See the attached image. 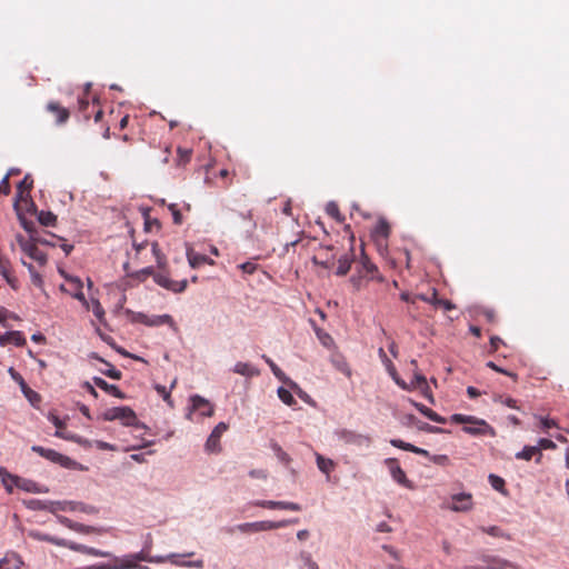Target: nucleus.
Returning <instances> with one entry per match:
<instances>
[{"mask_svg": "<svg viewBox=\"0 0 569 569\" xmlns=\"http://www.w3.org/2000/svg\"><path fill=\"white\" fill-rule=\"evenodd\" d=\"M21 250L31 259L36 260L40 266H44L48 261L47 254L38 248V244L29 239L18 238Z\"/></svg>", "mask_w": 569, "mask_h": 569, "instance_id": "nucleus-4", "label": "nucleus"}, {"mask_svg": "<svg viewBox=\"0 0 569 569\" xmlns=\"http://www.w3.org/2000/svg\"><path fill=\"white\" fill-rule=\"evenodd\" d=\"M234 373L241 375L247 378L257 377L260 375V371L254 368L252 365L248 362H237L232 369Z\"/></svg>", "mask_w": 569, "mask_h": 569, "instance_id": "nucleus-30", "label": "nucleus"}, {"mask_svg": "<svg viewBox=\"0 0 569 569\" xmlns=\"http://www.w3.org/2000/svg\"><path fill=\"white\" fill-rule=\"evenodd\" d=\"M353 260H355V254L352 252V249H350L349 253H345L339 258L336 274L337 276H346L349 272Z\"/></svg>", "mask_w": 569, "mask_h": 569, "instance_id": "nucleus-26", "label": "nucleus"}, {"mask_svg": "<svg viewBox=\"0 0 569 569\" xmlns=\"http://www.w3.org/2000/svg\"><path fill=\"white\" fill-rule=\"evenodd\" d=\"M254 506L267 508V509H283L291 511H300L301 506L290 501H273V500H259L254 502Z\"/></svg>", "mask_w": 569, "mask_h": 569, "instance_id": "nucleus-14", "label": "nucleus"}, {"mask_svg": "<svg viewBox=\"0 0 569 569\" xmlns=\"http://www.w3.org/2000/svg\"><path fill=\"white\" fill-rule=\"evenodd\" d=\"M262 359L266 361V363L270 367L272 373L282 382L288 383L292 389H299L297 383L291 381L284 372L273 362L271 358H269L266 355H262Z\"/></svg>", "mask_w": 569, "mask_h": 569, "instance_id": "nucleus-22", "label": "nucleus"}, {"mask_svg": "<svg viewBox=\"0 0 569 569\" xmlns=\"http://www.w3.org/2000/svg\"><path fill=\"white\" fill-rule=\"evenodd\" d=\"M39 222L44 227H53L57 222V216L51 211H40L38 214Z\"/></svg>", "mask_w": 569, "mask_h": 569, "instance_id": "nucleus-34", "label": "nucleus"}, {"mask_svg": "<svg viewBox=\"0 0 569 569\" xmlns=\"http://www.w3.org/2000/svg\"><path fill=\"white\" fill-rule=\"evenodd\" d=\"M300 559L302 561L301 569H319L318 565L312 560V557L309 552H301Z\"/></svg>", "mask_w": 569, "mask_h": 569, "instance_id": "nucleus-45", "label": "nucleus"}, {"mask_svg": "<svg viewBox=\"0 0 569 569\" xmlns=\"http://www.w3.org/2000/svg\"><path fill=\"white\" fill-rule=\"evenodd\" d=\"M272 449L280 461H282L284 463L290 462L289 455L286 451H283L282 448L278 443H272Z\"/></svg>", "mask_w": 569, "mask_h": 569, "instance_id": "nucleus-50", "label": "nucleus"}, {"mask_svg": "<svg viewBox=\"0 0 569 569\" xmlns=\"http://www.w3.org/2000/svg\"><path fill=\"white\" fill-rule=\"evenodd\" d=\"M386 463L389 466L390 473L395 481H397L399 485H401L406 488H412L411 482L408 480L405 471L399 466L397 459L389 458L386 460Z\"/></svg>", "mask_w": 569, "mask_h": 569, "instance_id": "nucleus-12", "label": "nucleus"}, {"mask_svg": "<svg viewBox=\"0 0 569 569\" xmlns=\"http://www.w3.org/2000/svg\"><path fill=\"white\" fill-rule=\"evenodd\" d=\"M92 312L99 320H102L104 310L98 300L92 301Z\"/></svg>", "mask_w": 569, "mask_h": 569, "instance_id": "nucleus-54", "label": "nucleus"}, {"mask_svg": "<svg viewBox=\"0 0 569 569\" xmlns=\"http://www.w3.org/2000/svg\"><path fill=\"white\" fill-rule=\"evenodd\" d=\"M326 212L328 216H330L332 219H335L337 222H343L345 216L340 212L339 206L335 201H330L326 206Z\"/></svg>", "mask_w": 569, "mask_h": 569, "instance_id": "nucleus-33", "label": "nucleus"}, {"mask_svg": "<svg viewBox=\"0 0 569 569\" xmlns=\"http://www.w3.org/2000/svg\"><path fill=\"white\" fill-rule=\"evenodd\" d=\"M357 273L358 274H355L350 278V281H351L352 286L355 287V289L359 290L362 287L363 280L366 279V277H363L361 270H358Z\"/></svg>", "mask_w": 569, "mask_h": 569, "instance_id": "nucleus-52", "label": "nucleus"}, {"mask_svg": "<svg viewBox=\"0 0 569 569\" xmlns=\"http://www.w3.org/2000/svg\"><path fill=\"white\" fill-rule=\"evenodd\" d=\"M540 427L541 429H543L545 431L553 428V427H558L557 422L553 420V419H549V418H541L540 419Z\"/></svg>", "mask_w": 569, "mask_h": 569, "instance_id": "nucleus-56", "label": "nucleus"}, {"mask_svg": "<svg viewBox=\"0 0 569 569\" xmlns=\"http://www.w3.org/2000/svg\"><path fill=\"white\" fill-rule=\"evenodd\" d=\"M48 419L57 428V431L54 432V436L61 439L70 440L71 437L67 435L62 429L66 427V423L56 415L50 413L48 416Z\"/></svg>", "mask_w": 569, "mask_h": 569, "instance_id": "nucleus-32", "label": "nucleus"}, {"mask_svg": "<svg viewBox=\"0 0 569 569\" xmlns=\"http://www.w3.org/2000/svg\"><path fill=\"white\" fill-rule=\"evenodd\" d=\"M390 233V226L386 220H379L373 229V234L387 239Z\"/></svg>", "mask_w": 569, "mask_h": 569, "instance_id": "nucleus-35", "label": "nucleus"}, {"mask_svg": "<svg viewBox=\"0 0 569 569\" xmlns=\"http://www.w3.org/2000/svg\"><path fill=\"white\" fill-rule=\"evenodd\" d=\"M413 406L425 416L427 417L428 413L430 412V408H428L427 406L422 405V403H419V402H413Z\"/></svg>", "mask_w": 569, "mask_h": 569, "instance_id": "nucleus-62", "label": "nucleus"}, {"mask_svg": "<svg viewBox=\"0 0 569 569\" xmlns=\"http://www.w3.org/2000/svg\"><path fill=\"white\" fill-rule=\"evenodd\" d=\"M31 450L41 456L42 458L50 460L54 463H58L62 467H70V465L72 463V460L69 457L63 456L53 449L43 448L41 446H32Z\"/></svg>", "mask_w": 569, "mask_h": 569, "instance_id": "nucleus-7", "label": "nucleus"}, {"mask_svg": "<svg viewBox=\"0 0 569 569\" xmlns=\"http://www.w3.org/2000/svg\"><path fill=\"white\" fill-rule=\"evenodd\" d=\"M378 532H390L391 531V527L382 521L380 522L378 526H377V529H376Z\"/></svg>", "mask_w": 569, "mask_h": 569, "instance_id": "nucleus-64", "label": "nucleus"}, {"mask_svg": "<svg viewBox=\"0 0 569 569\" xmlns=\"http://www.w3.org/2000/svg\"><path fill=\"white\" fill-rule=\"evenodd\" d=\"M66 278H67V280H69V281H70V283H71V284L74 287V289L77 290V292L73 295V297H74L77 300L82 301L83 303H87L86 298H84V295H83V292L81 291V289H82V283H81V281H80L79 279H77V278H71V277H70V278L66 277Z\"/></svg>", "mask_w": 569, "mask_h": 569, "instance_id": "nucleus-40", "label": "nucleus"}, {"mask_svg": "<svg viewBox=\"0 0 569 569\" xmlns=\"http://www.w3.org/2000/svg\"><path fill=\"white\" fill-rule=\"evenodd\" d=\"M332 363L333 366L340 371L342 372L343 375H346L347 377H350L351 376V369L348 365V362L346 361V359L341 356H336L332 358Z\"/></svg>", "mask_w": 569, "mask_h": 569, "instance_id": "nucleus-36", "label": "nucleus"}, {"mask_svg": "<svg viewBox=\"0 0 569 569\" xmlns=\"http://www.w3.org/2000/svg\"><path fill=\"white\" fill-rule=\"evenodd\" d=\"M151 249L158 266L162 267L166 263V257L161 253L159 244L157 242H152Z\"/></svg>", "mask_w": 569, "mask_h": 569, "instance_id": "nucleus-48", "label": "nucleus"}, {"mask_svg": "<svg viewBox=\"0 0 569 569\" xmlns=\"http://www.w3.org/2000/svg\"><path fill=\"white\" fill-rule=\"evenodd\" d=\"M153 280L159 286L173 291V292H183L187 288V280L174 281L169 278L168 274L163 272H157L153 274Z\"/></svg>", "mask_w": 569, "mask_h": 569, "instance_id": "nucleus-11", "label": "nucleus"}, {"mask_svg": "<svg viewBox=\"0 0 569 569\" xmlns=\"http://www.w3.org/2000/svg\"><path fill=\"white\" fill-rule=\"evenodd\" d=\"M151 249L158 266L162 267L166 263V257L161 253L159 244L157 242H152Z\"/></svg>", "mask_w": 569, "mask_h": 569, "instance_id": "nucleus-47", "label": "nucleus"}, {"mask_svg": "<svg viewBox=\"0 0 569 569\" xmlns=\"http://www.w3.org/2000/svg\"><path fill=\"white\" fill-rule=\"evenodd\" d=\"M112 561L110 563H106L107 569H133L134 565L130 562V558L128 555L123 557H114L111 555Z\"/></svg>", "mask_w": 569, "mask_h": 569, "instance_id": "nucleus-31", "label": "nucleus"}, {"mask_svg": "<svg viewBox=\"0 0 569 569\" xmlns=\"http://www.w3.org/2000/svg\"><path fill=\"white\" fill-rule=\"evenodd\" d=\"M427 418L430 419L431 421L438 422V423H445L446 422V419L443 417H441L440 415H438L433 410H430V412L428 413Z\"/></svg>", "mask_w": 569, "mask_h": 569, "instance_id": "nucleus-59", "label": "nucleus"}, {"mask_svg": "<svg viewBox=\"0 0 569 569\" xmlns=\"http://www.w3.org/2000/svg\"><path fill=\"white\" fill-rule=\"evenodd\" d=\"M62 523H64L70 529H73V530L79 531V532H90L91 531V528L86 527V526L80 525V523H72L71 520H69L68 518H63L62 519Z\"/></svg>", "mask_w": 569, "mask_h": 569, "instance_id": "nucleus-51", "label": "nucleus"}, {"mask_svg": "<svg viewBox=\"0 0 569 569\" xmlns=\"http://www.w3.org/2000/svg\"><path fill=\"white\" fill-rule=\"evenodd\" d=\"M0 476H3L2 482L9 492H11L12 486H16L17 488L23 489L26 491L33 490V487H34L33 482L22 479L18 476H12V475L8 473L4 468H0Z\"/></svg>", "mask_w": 569, "mask_h": 569, "instance_id": "nucleus-8", "label": "nucleus"}, {"mask_svg": "<svg viewBox=\"0 0 569 569\" xmlns=\"http://www.w3.org/2000/svg\"><path fill=\"white\" fill-rule=\"evenodd\" d=\"M427 418L430 419L431 421L438 422V423H445L446 422V419L443 417H441L440 415H438L433 410H430V412L428 413Z\"/></svg>", "mask_w": 569, "mask_h": 569, "instance_id": "nucleus-60", "label": "nucleus"}, {"mask_svg": "<svg viewBox=\"0 0 569 569\" xmlns=\"http://www.w3.org/2000/svg\"><path fill=\"white\" fill-rule=\"evenodd\" d=\"M419 429L420 430H425V431H428V432H433V433H437V432H441L442 430L438 427H433V426H430L428 423H422L421 426H419Z\"/></svg>", "mask_w": 569, "mask_h": 569, "instance_id": "nucleus-61", "label": "nucleus"}, {"mask_svg": "<svg viewBox=\"0 0 569 569\" xmlns=\"http://www.w3.org/2000/svg\"><path fill=\"white\" fill-rule=\"evenodd\" d=\"M358 270L362 271L363 277H366V280H373L377 278L378 274V268L375 263H372L368 257H366L362 253V258L359 262Z\"/></svg>", "mask_w": 569, "mask_h": 569, "instance_id": "nucleus-21", "label": "nucleus"}, {"mask_svg": "<svg viewBox=\"0 0 569 569\" xmlns=\"http://www.w3.org/2000/svg\"><path fill=\"white\" fill-rule=\"evenodd\" d=\"M178 166H184L191 160L192 151L190 149L178 148Z\"/></svg>", "mask_w": 569, "mask_h": 569, "instance_id": "nucleus-44", "label": "nucleus"}, {"mask_svg": "<svg viewBox=\"0 0 569 569\" xmlns=\"http://www.w3.org/2000/svg\"><path fill=\"white\" fill-rule=\"evenodd\" d=\"M47 111L52 113L56 117L57 124H63L68 121L70 117V112L67 108L62 107L57 101H50L47 107Z\"/></svg>", "mask_w": 569, "mask_h": 569, "instance_id": "nucleus-17", "label": "nucleus"}, {"mask_svg": "<svg viewBox=\"0 0 569 569\" xmlns=\"http://www.w3.org/2000/svg\"><path fill=\"white\" fill-rule=\"evenodd\" d=\"M431 305H433L435 307H441L446 310H452L455 308L451 301L439 299L436 290L432 291Z\"/></svg>", "mask_w": 569, "mask_h": 569, "instance_id": "nucleus-42", "label": "nucleus"}, {"mask_svg": "<svg viewBox=\"0 0 569 569\" xmlns=\"http://www.w3.org/2000/svg\"><path fill=\"white\" fill-rule=\"evenodd\" d=\"M46 540H48L57 546H67L69 549L80 552V553H84V555H89V556H93V557H102V558L111 557V552H109V551H102V550H99V549H96L92 547H88L86 545L76 543V542H71V543L67 545L62 540L54 539V538H47Z\"/></svg>", "mask_w": 569, "mask_h": 569, "instance_id": "nucleus-5", "label": "nucleus"}, {"mask_svg": "<svg viewBox=\"0 0 569 569\" xmlns=\"http://www.w3.org/2000/svg\"><path fill=\"white\" fill-rule=\"evenodd\" d=\"M450 509L453 511H467L472 508V496L470 493H458L451 498Z\"/></svg>", "mask_w": 569, "mask_h": 569, "instance_id": "nucleus-16", "label": "nucleus"}, {"mask_svg": "<svg viewBox=\"0 0 569 569\" xmlns=\"http://www.w3.org/2000/svg\"><path fill=\"white\" fill-rule=\"evenodd\" d=\"M139 321L147 326H161V325H171L173 322L172 317L169 315L154 316L149 318L146 315H139Z\"/></svg>", "mask_w": 569, "mask_h": 569, "instance_id": "nucleus-27", "label": "nucleus"}, {"mask_svg": "<svg viewBox=\"0 0 569 569\" xmlns=\"http://www.w3.org/2000/svg\"><path fill=\"white\" fill-rule=\"evenodd\" d=\"M430 460L437 465H440V466H446L448 465L449 462V458L448 456L446 455H436V456H431L430 457Z\"/></svg>", "mask_w": 569, "mask_h": 569, "instance_id": "nucleus-57", "label": "nucleus"}, {"mask_svg": "<svg viewBox=\"0 0 569 569\" xmlns=\"http://www.w3.org/2000/svg\"><path fill=\"white\" fill-rule=\"evenodd\" d=\"M9 373L11 378L20 386L21 391L23 392L24 397L30 401L32 406H37L41 401V396L32 390L22 376L17 372L13 368L9 369Z\"/></svg>", "mask_w": 569, "mask_h": 569, "instance_id": "nucleus-9", "label": "nucleus"}, {"mask_svg": "<svg viewBox=\"0 0 569 569\" xmlns=\"http://www.w3.org/2000/svg\"><path fill=\"white\" fill-rule=\"evenodd\" d=\"M29 270L30 272V277H31V281L34 286L37 287H41L42 283H43V280H42V277L41 274L34 269L33 264L31 263H27V262H22Z\"/></svg>", "mask_w": 569, "mask_h": 569, "instance_id": "nucleus-43", "label": "nucleus"}, {"mask_svg": "<svg viewBox=\"0 0 569 569\" xmlns=\"http://www.w3.org/2000/svg\"><path fill=\"white\" fill-rule=\"evenodd\" d=\"M129 558H130V562H132L134 565L133 568H138L140 567L138 565L139 561H147V562H163L164 561V558L163 557H157V558H153L149 555V552L147 550H141L140 552H137V553H130L128 555Z\"/></svg>", "mask_w": 569, "mask_h": 569, "instance_id": "nucleus-28", "label": "nucleus"}, {"mask_svg": "<svg viewBox=\"0 0 569 569\" xmlns=\"http://www.w3.org/2000/svg\"><path fill=\"white\" fill-rule=\"evenodd\" d=\"M24 228L30 232V239L34 241L37 244L41 243L46 246H54L52 241H50L46 237H41L38 232L31 230L27 223H24Z\"/></svg>", "mask_w": 569, "mask_h": 569, "instance_id": "nucleus-41", "label": "nucleus"}, {"mask_svg": "<svg viewBox=\"0 0 569 569\" xmlns=\"http://www.w3.org/2000/svg\"><path fill=\"white\" fill-rule=\"evenodd\" d=\"M390 445L396 447V448H399V449H402V450H406V451H410V452H413V453L427 457L429 459L431 457L429 451H427L426 449L416 447V446H413V445H411L409 442H405V441H402L400 439H391L390 440Z\"/></svg>", "mask_w": 569, "mask_h": 569, "instance_id": "nucleus-24", "label": "nucleus"}, {"mask_svg": "<svg viewBox=\"0 0 569 569\" xmlns=\"http://www.w3.org/2000/svg\"><path fill=\"white\" fill-rule=\"evenodd\" d=\"M191 556H193V552H188L184 555L171 553L164 560H168L171 565H174L178 567L202 569L204 566V562L202 559H198V560H193V561H184L181 559L182 557H191Z\"/></svg>", "mask_w": 569, "mask_h": 569, "instance_id": "nucleus-13", "label": "nucleus"}, {"mask_svg": "<svg viewBox=\"0 0 569 569\" xmlns=\"http://www.w3.org/2000/svg\"><path fill=\"white\" fill-rule=\"evenodd\" d=\"M536 447H539V450H547V449L553 450V449H556L557 446L552 440L547 439V438H541V439H539L538 445Z\"/></svg>", "mask_w": 569, "mask_h": 569, "instance_id": "nucleus-53", "label": "nucleus"}, {"mask_svg": "<svg viewBox=\"0 0 569 569\" xmlns=\"http://www.w3.org/2000/svg\"><path fill=\"white\" fill-rule=\"evenodd\" d=\"M451 421L465 425L462 430L471 436L495 437L496 435L495 429L491 426H489L485 420L478 419L473 416L456 413L451 416Z\"/></svg>", "mask_w": 569, "mask_h": 569, "instance_id": "nucleus-1", "label": "nucleus"}, {"mask_svg": "<svg viewBox=\"0 0 569 569\" xmlns=\"http://www.w3.org/2000/svg\"><path fill=\"white\" fill-rule=\"evenodd\" d=\"M12 170H10L3 178L2 180L0 181V194H4V196H8L11 191V187H10V182H9V179H10V176H12Z\"/></svg>", "mask_w": 569, "mask_h": 569, "instance_id": "nucleus-46", "label": "nucleus"}, {"mask_svg": "<svg viewBox=\"0 0 569 569\" xmlns=\"http://www.w3.org/2000/svg\"><path fill=\"white\" fill-rule=\"evenodd\" d=\"M277 392H278V397H279V399H280L284 405H287V406H290V407H291V406H293V405H296V403H297V402H296V399H295V398H293V396H292V393H291L288 389L283 388V387H280V388L278 389V391H277Z\"/></svg>", "mask_w": 569, "mask_h": 569, "instance_id": "nucleus-39", "label": "nucleus"}, {"mask_svg": "<svg viewBox=\"0 0 569 569\" xmlns=\"http://www.w3.org/2000/svg\"><path fill=\"white\" fill-rule=\"evenodd\" d=\"M78 103H79V110L83 113V117L86 119H89V117H90V113L88 112V109L90 107H92V109H93L94 121L99 122L102 119L103 111L97 106L94 100L92 103H90L88 99L80 98Z\"/></svg>", "mask_w": 569, "mask_h": 569, "instance_id": "nucleus-18", "label": "nucleus"}, {"mask_svg": "<svg viewBox=\"0 0 569 569\" xmlns=\"http://www.w3.org/2000/svg\"><path fill=\"white\" fill-rule=\"evenodd\" d=\"M14 345L17 347H22L26 345V338L21 331H10L3 335H0V345Z\"/></svg>", "mask_w": 569, "mask_h": 569, "instance_id": "nucleus-20", "label": "nucleus"}, {"mask_svg": "<svg viewBox=\"0 0 569 569\" xmlns=\"http://www.w3.org/2000/svg\"><path fill=\"white\" fill-rule=\"evenodd\" d=\"M298 521H299L298 519H291V520H282V521H278V522H273V521L246 522V523L238 525L236 527V529L243 533L258 532V531L279 529V528L289 526L291 523H297Z\"/></svg>", "mask_w": 569, "mask_h": 569, "instance_id": "nucleus-3", "label": "nucleus"}, {"mask_svg": "<svg viewBox=\"0 0 569 569\" xmlns=\"http://www.w3.org/2000/svg\"><path fill=\"white\" fill-rule=\"evenodd\" d=\"M338 438L346 445L356 446L360 448H368L371 445V438L369 436L361 435L347 429L339 431Z\"/></svg>", "mask_w": 569, "mask_h": 569, "instance_id": "nucleus-6", "label": "nucleus"}, {"mask_svg": "<svg viewBox=\"0 0 569 569\" xmlns=\"http://www.w3.org/2000/svg\"><path fill=\"white\" fill-rule=\"evenodd\" d=\"M239 268L243 271V273L252 274L257 270V264L251 261H247L241 263Z\"/></svg>", "mask_w": 569, "mask_h": 569, "instance_id": "nucleus-55", "label": "nucleus"}, {"mask_svg": "<svg viewBox=\"0 0 569 569\" xmlns=\"http://www.w3.org/2000/svg\"><path fill=\"white\" fill-rule=\"evenodd\" d=\"M228 430V425L224 422H219L214 429L211 431L210 436L207 439L206 442V450L208 452H220L221 446H220V438Z\"/></svg>", "mask_w": 569, "mask_h": 569, "instance_id": "nucleus-10", "label": "nucleus"}, {"mask_svg": "<svg viewBox=\"0 0 569 569\" xmlns=\"http://www.w3.org/2000/svg\"><path fill=\"white\" fill-rule=\"evenodd\" d=\"M92 380H93V383L98 388L112 395L113 397L120 398V399L124 398V393L117 386L108 383L104 379H102L100 377H94Z\"/></svg>", "mask_w": 569, "mask_h": 569, "instance_id": "nucleus-25", "label": "nucleus"}, {"mask_svg": "<svg viewBox=\"0 0 569 569\" xmlns=\"http://www.w3.org/2000/svg\"><path fill=\"white\" fill-rule=\"evenodd\" d=\"M170 210L172 211L173 222L176 224H181L182 223V216H181L180 211L176 208L174 204L170 206Z\"/></svg>", "mask_w": 569, "mask_h": 569, "instance_id": "nucleus-58", "label": "nucleus"}, {"mask_svg": "<svg viewBox=\"0 0 569 569\" xmlns=\"http://www.w3.org/2000/svg\"><path fill=\"white\" fill-rule=\"evenodd\" d=\"M539 447L536 446H526L521 451L516 453V458L519 460H531L535 455L538 452Z\"/></svg>", "mask_w": 569, "mask_h": 569, "instance_id": "nucleus-37", "label": "nucleus"}, {"mask_svg": "<svg viewBox=\"0 0 569 569\" xmlns=\"http://www.w3.org/2000/svg\"><path fill=\"white\" fill-rule=\"evenodd\" d=\"M33 187V179L30 174L24 178L17 186V201H26L30 197V191Z\"/></svg>", "mask_w": 569, "mask_h": 569, "instance_id": "nucleus-19", "label": "nucleus"}, {"mask_svg": "<svg viewBox=\"0 0 569 569\" xmlns=\"http://www.w3.org/2000/svg\"><path fill=\"white\" fill-rule=\"evenodd\" d=\"M467 393H468V396H469L471 399H475V398H477V397H479V396L481 395V392H480L477 388H475V387H472V386H469V387L467 388Z\"/></svg>", "mask_w": 569, "mask_h": 569, "instance_id": "nucleus-63", "label": "nucleus"}, {"mask_svg": "<svg viewBox=\"0 0 569 569\" xmlns=\"http://www.w3.org/2000/svg\"><path fill=\"white\" fill-rule=\"evenodd\" d=\"M101 361L104 362L109 367L108 370L102 371L107 377L114 379V380L121 379L122 373L120 370L116 369L113 366H111L109 362H107L102 359H101Z\"/></svg>", "mask_w": 569, "mask_h": 569, "instance_id": "nucleus-49", "label": "nucleus"}, {"mask_svg": "<svg viewBox=\"0 0 569 569\" xmlns=\"http://www.w3.org/2000/svg\"><path fill=\"white\" fill-rule=\"evenodd\" d=\"M192 410H197L203 417H211L214 412L213 406L209 400L204 399L199 395H194L190 398Z\"/></svg>", "mask_w": 569, "mask_h": 569, "instance_id": "nucleus-15", "label": "nucleus"}, {"mask_svg": "<svg viewBox=\"0 0 569 569\" xmlns=\"http://www.w3.org/2000/svg\"><path fill=\"white\" fill-rule=\"evenodd\" d=\"M0 274L6 279L8 284L16 288L17 279L12 274L10 261L0 254Z\"/></svg>", "mask_w": 569, "mask_h": 569, "instance_id": "nucleus-29", "label": "nucleus"}, {"mask_svg": "<svg viewBox=\"0 0 569 569\" xmlns=\"http://www.w3.org/2000/svg\"><path fill=\"white\" fill-rule=\"evenodd\" d=\"M317 466L323 473L329 475L333 469V461L322 457L321 455H317Z\"/></svg>", "mask_w": 569, "mask_h": 569, "instance_id": "nucleus-38", "label": "nucleus"}, {"mask_svg": "<svg viewBox=\"0 0 569 569\" xmlns=\"http://www.w3.org/2000/svg\"><path fill=\"white\" fill-rule=\"evenodd\" d=\"M102 418L106 421L119 420L123 426L128 427H142L138 421L136 412L129 407L110 408L103 412Z\"/></svg>", "mask_w": 569, "mask_h": 569, "instance_id": "nucleus-2", "label": "nucleus"}, {"mask_svg": "<svg viewBox=\"0 0 569 569\" xmlns=\"http://www.w3.org/2000/svg\"><path fill=\"white\" fill-rule=\"evenodd\" d=\"M187 258H188V262H189L190 267L193 269H197L204 263H209V264L213 263L212 259H210L209 257H207L204 254L196 252L191 248H189L187 250Z\"/></svg>", "mask_w": 569, "mask_h": 569, "instance_id": "nucleus-23", "label": "nucleus"}]
</instances>
